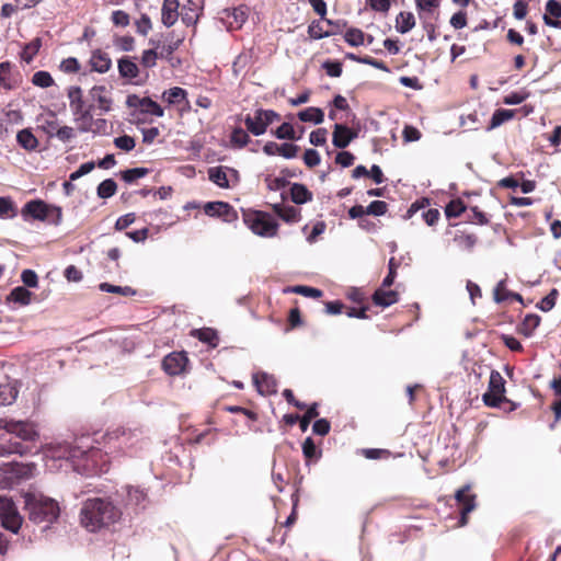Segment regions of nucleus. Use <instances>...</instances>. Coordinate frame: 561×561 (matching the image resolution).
I'll return each mask as SVG.
<instances>
[{"label": "nucleus", "instance_id": "nucleus-1", "mask_svg": "<svg viewBox=\"0 0 561 561\" xmlns=\"http://www.w3.org/2000/svg\"><path fill=\"white\" fill-rule=\"evenodd\" d=\"M121 511L108 499L93 497L83 502L80 511V523L89 531H96L116 523Z\"/></svg>", "mask_w": 561, "mask_h": 561}, {"label": "nucleus", "instance_id": "nucleus-2", "mask_svg": "<svg viewBox=\"0 0 561 561\" xmlns=\"http://www.w3.org/2000/svg\"><path fill=\"white\" fill-rule=\"evenodd\" d=\"M0 428L14 436L7 445L0 447V456L7 454H19L21 456L27 454L30 448L26 443L35 442L38 438V432L35 423L31 421H16L9 417L0 419Z\"/></svg>", "mask_w": 561, "mask_h": 561}, {"label": "nucleus", "instance_id": "nucleus-3", "mask_svg": "<svg viewBox=\"0 0 561 561\" xmlns=\"http://www.w3.org/2000/svg\"><path fill=\"white\" fill-rule=\"evenodd\" d=\"M25 510L30 520L36 524H51L57 520L60 514L58 502L42 494H27L25 496Z\"/></svg>", "mask_w": 561, "mask_h": 561}, {"label": "nucleus", "instance_id": "nucleus-4", "mask_svg": "<svg viewBox=\"0 0 561 561\" xmlns=\"http://www.w3.org/2000/svg\"><path fill=\"white\" fill-rule=\"evenodd\" d=\"M65 456L72 461L82 459L84 461L83 469L88 472L102 471L105 463L106 454L96 447H84L83 445H68Z\"/></svg>", "mask_w": 561, "mask_h": 561}, {"label": "nucleus", "instance_id": "nucleus-5", "mask_svg": "<svg viewBox=\"0 0 561 561\" xmlns=\"http://www.w3.org/2000/svg\"><path fill=\"white\" fill-rule=\"evenodd\" d=\"M243 221L257 236L274 237L277 233L278 224L267 213L245 210L243 211Z\"/></svg>", "mask_w": 561, "mask_h": 561}, {"label": "nucleus", "instance_id": "nucleus-6", "mask_svg": "<svg viewBox=\"0 0 561 561\" xmlns=\"http://www.w3.org/2000/svg\"><path fill=\"white\" fill-rule=\"evenodd\" d=\"M280 119V115L274 110L257 108L253 115H247L244 125L247 130L254 136H261L267 127L276 121Z\"/></svg>", "mask_w": 561, "mask_h": 561}, {"label": "nucleus", "instance_id": "nucleus-7", "mask_svg": "<svg viewBox=\"0 0 561 561\" xmlns=\"http://www.w3.org/2000/svg\"><path fill=\"white\" fill-rule=\"evenodd\" d=\"M0 520L3 528L16 534L22 526V517L12 499L0 495Z\"/></svg>", "mask_w": 561, "mask_h": 561}, {"label": "nucleus", "instance_id": "nucleus-8", "mask_svg": "<svg viewBox=\"0 0 561 561\" xmlns=\"http://www.w3.org/2000/svg\"><path fill=\"white\" fill-rule=\"evenodd\" d=\"M505 392V380L497 370H492L490 374L489 389L482 396V400L485 405L491 408H497L504 401H508L504 397Z\"/></svg>", "mask_w": 561, "mask_h": 561}, {"label": "nucleus", "instance_id": "nucleus-9", "mask_svg": "<svg viewBox=\"0 0 561 561\" xmlns=\"http://www.w3.org/2000/svg\"><path fill=\"white\" fill-rule=\"evenodd\" d=\"M471 486L469 484L463 485L455 493V499L460 508V518L458 525L463 527L468 524V515L476 508L477 495L470 493Z\"/></svg>", "mask_w": 561, "mask_h": 561}, {"label": "nucleus", "instance_id": "nucleus-10", "mask_svg": "<svg viewBox=\"0 0 561 561\" xmlns=\"http://www.w3.org/2000/svg\"><path fill=\"white\" fill-rule=\"evenodd\" d=\"M126 105L129 108L139 110L141 114H149L157 117L164 115L163 108L149 96L140 98L137 94H129L126 99Z\"/></svg>", "mask_w": 561, "mask_h": 561}, {"label": "nucleus", "instance_id": "nucleus-11", "mask_svg": "<svg viewBox=\"0 0 561 561\" xmlns=\"http://www.w3.org/2000/svg\"><path fill=\"white\" fill-rule=\"evenodd\" d=\"M188 357L186 352H172L164 356L162 360V369L170 376H179L186 371Z\"/></svg>", "mask_w": 561, "mask_h": 561}, {"label": "nucleus", "instance_id": "nucleus-12", "mask_svg": "<svg viewBox=\"0 0 561 561\" xmlns=\"http://www.w3.org/2000/svg\"><path fill=\"white\" fill-rule=\"evenodd\" d=\"M26 474L25 467L20 463H4L0 467V486L12 488Z\"/></svg>", "mask_w": 561, "mask_h": 561}, {"label": "nucleus", "instance_id": "nucleus-13", "mask_svg": "<svg viewBox=\"0 0 561 561\" xmlns=\"http://www.w3.org/2000/svg\"><path fill=\"white\" fill-rule=\"evenodd\" d=\"M117 70L122 79L135 84L140 83L137 80L140 76V66L137 64V57L123 56L117 60Z\"/></svg>", "mask_w": 561, "mask_h": 561}, {"label": "nucleus", "instance_id": "nucleus-14", "mask_svg": "<svg viewBox=\"0 0 561 561\" xmlns=\"http://www.w3.org/2000/svg\"><path fill=\"white\" fill-rule=\"evenodd\" d=\"M207 216L219 217L227 222H232L238 218L234 208L226 202H208L204 206Z\"/></svg>", "mask_w": 561, "mask_h": 561}, {"label": "nucleus", "instance_id": "nucleus-15", "mask_svg": "<svg viewBox=\"0 0 561 561\" xmlns=\"http://www.w3.org/2000/svg\"><path fill=\"white\" fill-rule=\"evenodd\" d=\"M228 172L231 173V175H233L234 179L238 181V179H239L238 171L232 168L221 167V165L220 167H211L207 171L208 179L221 188H228L230 186L229 180H228Z\"/></svg>", "mask_w": 561, "mask_h": 561}, {"label": "nucleus", "instance_id": "nucleus-16", "mask_svg": "<svg viewBox=\"0 0 561 561\" xmlns=\"http://www.w3.org/2000/svg\"><path fill=\"white\" fill-rule=\"evenodd\" d=\"M49 206L41 201V199H33L27 202L23 208H22V216L23 217H31L36 220H46L48 217Z\"/></svg>", "mask_w": 561, "mask_h": 561}, {"label": "nucleus", "instance_id": "nucleus-17", "mask_svg": "<svg viewBox=\"0 0 561 561\" xmlns=\"http://www.w3.org/2000/svg\"><path fill=\"white\" fill-rule=\"evenodd\" d=\"M89 66L91 71L106 73L112 68V59L107 53L96 48L91 51Z\"/></svg>", "mask_w": 561, "mask_h": 561}, {"label": "nucleus", "instance_id": "nucleus-18", "mask_svg": "<svg viewBox=\"0 0 561 561\" xmlns=\"http://www.w3.org/2000/svg\"><path fill=\"white\" fill-rule=\"evenodd\" d=\"M135 432L125 428V427H116L114 430L107 431L104 435V439L107 444H118L119 447L128 446L131 443V439L135 437Z\"/></svg>", "mask_w": 561, "mask_h": 561}, {"label": "nucleus", "instance_id": "nucleus-19", "mask_svg": "<svg viewBox=\"0 0 561 561\" xmlns=\"http://www.w3.org/2000/svg\"><path fill=\"white\" fill-rule=\"evenodd\" d=\"M357 137V131L352 130L346 125L335 124L333 129L332 142L336 148L344 149Z\"/></svg>", "mask_w": 561, "mask_h": 561}, {"label": "nucleus", "instance_id": "nucleus-20", "mask_svg": "<svg viewBox=\"0 0 561 561\" xmlns=\"http://www.w3.org/2000/svg\"><path fill=\"white\" fill-rule=\"evenodd\" d=\"M180 2L179 0H163L161 9V22L164 26L171 27L175 24L181 12H179Z\"/></svg>", "mask_w": 561, "mask_h": 561}, {"label": "nucleus", "instance_id": "nucleus-21", "mask_svg": "<svg viewBox=\"0 0 561 561\" xmlns=\"http://www.w3.org/2000/svg\"><path fill=\"white\" fill-rule=\"evenodd\" d=\"M90 95L98 103L101 112L107 113L112 110L113 100L108 95L105 85H93L90 90Z\"/></svg>", "mask_w": 561, "mask_h": 561}, {"label": "nucleus", "instance_id": "nucleus-22", "mask_svg": "<svg viewBox=\"0 0 561 561\" xmlns=\"http://www.w3.org/2000/svg\"><path fill=\"white\" fill-rule=\"evenodd\" d=\"M561 0H548L546 3V13L543 15V22L548 26L561 28Z\"/></svg>", "mask_w": 561, "mask_h": 561}, {"label": "nucleus", "instance_id": "nucleus-23", "mask_svg": "<svg viewBox=\"0 0 561 561\" xmlns=\"http://www.w3.org/2000/svg\"><path fill=\"white\" fill-rule=\"evenodd\" d=\"M253 382L257 391L262 394H271L276 392V380L273 376L266 373H259L253 375Z\"/></svg>", "mask_w": 561, "mask_h": 561}, {"label": "nucleus", "instance_id": "nucleus-24", "mask_svg": "<svg viewBox=\"0 0 561 561\" xmlns=\"http://www.w3.org/2000/svg\"><path fill=\"white\" fill-rule=\"evenodd\" d=\"M386 287H380L376 289V291L373 295V302L376 306L380 307H389L399 300V294L396 290L385 289Z\"/></svg>", "mask_w": 561, "mask_h": 561}, {"label": "nucleus", "instance_id": "nucleus-25", "mask_svg": "<svg viewBox=\"0 0 561 561\" xmlns=\"http://www.w3.org/2000/svg\"><path fill=\"white\" fill-rule=\"evenodd\" d=\"M201 8L193 0H187V2L182 7L181 10V20L186 26L195 25L198 22L201 15Z\"/></svg>", "mask_w": 561, "mask_h": 561}, {"label": "nucleus", "instance_id": "nucleus-26", "mask_svg": "<svg viewBox=\"0 0 561 561\" xmlns=\"http://www.w3.org/2000/svg\"><path fill=\"white\" fill-rule=\"evenodd\" d=\"M67 98L72 114L88 107L83 99V91L78 85H71L67 89Z\"/></svg>", "mask_w": 561, "mask_h": 561}, {"label": "nucleus", "instance_id": "nucleus-27", "mask_svg": "<svg viewBox=\"0 0 561 561\" xmlns=\"http://www.w3.org/2000/svg\"><path fill=\"white\" fill-rule=\"evenodd\" d=\"M92 105L72 114L73 121L78 124V130L81 133H89L92 130Z\"/></svg>", "mask_w": 561, "mask_h": 561}, {"label": "nucleus", "instance_id": "nucleus-28", "mask_svg": "<svg viewBox=\"0 0 561 561\" xmlns=\"http://www.w3.org/2000/svg\"><path fill=\"white\" fill-rule=\"evenodd\" d=\"M313 194L301 183H294L290 187V198L295 204L311 202Z\"/></svg>", "mask_w": 561, "mask_h": 561}, {"label": "nucleus", "instance_id": "nucleus-29", "mask_svg": "<svg viewBox=\"0 0 561 561\" xmlns=\"http://www.w3.org/2000/svg\"><path fill=\"white\" fill-rule=\"evenodd\" d=\"M192 336L198 339L201 342L206 343L211 347H217L219 343L218 333L211 328L195 329L192 331Z\"/></svg>", "mask_w": 561, "mask_h": 561}, {"label": "nucleus", "instance_id": "nucleus-30", "mask_svg": "<svg viewBox=\"0 0 561 561\" xmlns=\"http://www.w3.org/2000/svg\"><path fill=\"white\" fill-rule=\"evenodd\" d=\"M16 141L26 151H34L38 147L37 138L28 128L22 129L18 133Z\"/></svg>", "mask_w": 561, "mask_h": 561}, {"label": "nucleus", "instance_id": "nucleus-31", "mask_svg": "<svg viewBox=\"0 0 561 561\" xmlns=\"http://www.w3.org/2000/svg\"><path fill=\"white\" fill-rule=\"evenodd\" d=\"M415 26V16L412 12L402 11L396 18V30L405 34Z\"/></svg>", "mask_w": 561, "mask_h": 561}, {"label": "nucleus", "instance_id": "nucleus-32", "mask_svg": "<svg viewBox=\"0 0 561 561\" xmlns=\"http://www.w3.org/2000/svg\"><path fill=\"white\" fill-rule=\"evenodd\" d=\"M274 213L286 222H296L300 218V210L294 206H283L275 204L273 206Z\"/></svg>", "mask_w": 561, "mask_h": 561}, {"label": "nucleus", "instance_id": "nucleus-33", "mask_svg": "<svg viewBox=\"0 0 561 561\" xmlns=\"http://www.w3.org/2000/svg\"><path fill=\"white\" fill-rule=\"evenodd\" d=\"M302 454L306 459V463L309 465L312 461L319 460V458L322 455V451L318 449L311 437H307L302 443Z\"/></svg>", "mask_w": 561, "mask_h": 561}, {"label": "nucleus", "instance_id": "nucleus-34", "mask_svg": "<svg viewBox=\"0 0 561 561\" xmlns=\"http://www.w3.org/2000/svg\"><path fill=\"white\" fill-rule=\"evenodd\" d=\"M514 115H515L514 110H505V108L496 110L491 117V121H490L489 126L486 127V130H492L494 128H497L505 122L512 119L514 117Z\"/></svg>", "mask_w": 561, "mask_h": 561}, {"label": "nucleus", "instance_id": "nucleus-35", "mask_svg": "<svg viewBox=\"0 0 561 561\" xmlns=\"http://www.w3.org/2000/svg\"><path fill=\"white\" fill-rule=\"evenodd\" d=\"M416 9L420 11V14H425L427 16H433L434 20L438 19L437 9L439 7L438 0H415Z\"/></svg>", "mask_w": 561, "mask_h": 561}, {"label": "nucleus", "instance_id": "nucleus-36", "mask_svg": "<svg viewBox=\"0 0 561 561\" xmlns=\"http://www.w3.org/2000/svg\"><path fill=\"white\" fill-rule=\"evenodd\" d=\"M298 118L301 122H312L314 124H321L324 119V113L319 107H307L298 113Z\"/></svg>", "mask_w": 561, "mask_h": 561}, {"label": "nucleus", "instance_id": "nucleus-37", "mask_svg": "<svg viewBox=\"0 0 561 561\" xmlns=\"http://www.w3.org/2000/svg\"><path fill=\"white\" fill-rule=\"evenodd\" d=\"M540 321H541V318L538 314H535V313L527 314L524 318V320L519 327V333H522L523 335H525L527 337L531 336L534 331L540 324Z\"/></svg>", "mask_w": 561, "mask_h": 561}, {"label": "nucleus", "instance_id": "nucleus-38", "mask_svg": "<svg viewBox=\"0 0 561 561\" xmlns=\"http://www.w3.org/2000/svg\"><path fill=\"white\" fill-rule=\"evenodd\" d=\"M366 34L357 27H350L344 33V41L353 47H358L365 43Z\"/></svg>", "mask_w": 561, "mask_h": 561}, {"label": "nucleus", "instance_id": "nucleus-39", "mask_svg": "<svg viewBox=\"0 0 561 561\" xmlns=\"http://www.w3.org/2000/svg\"><path fill=\"white\" fill-rule=\"evenodd\" d=\"M32 293L23 286L13 288L8 296L9 301L18 302L22 306H26L31 302Z\"/></svg>", "mask_w": 561, "mask_h": 561}, {"label": "nucleus", "instance_id": "nucleus-40", "mask_svg": "<svg viewBox=\"0 0 561 561\" xmlns=\"http://www.w3.org/2000/svg\"><path fill=\"white\" fill-rule=\"evenodd\" d=\"M250 136L247 130L241 127H234L230 135V142L234 148H244L250 142Z\"/></svg>", "mask_w": 561, "mask_h": 561}, {"label": "nucleus", "instance_id": "nucleus-41", "mask_svg": "<svg viewBox=\"0 0 561 561\" xmlns=\"http://www.w3.org/2000/svg\"><path fill=\"white\" fill-rule=\"evenodd\" d=\"M41 46H42V41L39 37L32 39L22 49L21 59L24 60L26 64H30L34 59V57L38 54Z\"/></svg>", "mask_w": 561, "mask_h": 561}, {"label": "nucleus", "instance_id": "nucleus-42", "mask_svg": "<svg viewBox=\"0 0 561 561\" xmlns=\"http://www.w3.org/2000/svg\"><path fill=\"white\" fill-rule=\"evenodd\" d=\"M322 20H313L308 25V35L312 39H322L324 37L332 36V32H328L327 28L323 27Z\"/></svg>", "mask_w": 561, "mask_h": 561}, {"label": "nucleus", "instance_id": "nucleus-43", "mask_svg": "<svg viewBox=\"0 0 561 561\" xmlns=\"http://www.w3.org/2000/svg\"><path fill=\"white\" fill-rule=\"evenodd\" d=\"M169 37L171 38V41L167 45H162L160 51H158L160 58H163L167 60H171L173 53L176 49H179V47L181 46V44L184 41V37H179L176 39H173V32L169 34Z\"/></svg>", "mask_w": 561, "mask_h": 561}, {"label": "nucleus", "instance_id": "nucleus-44", "mask_svg": "<svg viewBox=\"0 0 561 561\" xmlns=\"http://www.w3.org/2000/svg\"><path fill=\"white\" fill-rule=\"evenodd\" d=\"M16 397L18 390L15 387L9 382L0 385V407L13 403Z\"/></svg>", "mask_w": 561, "mask_h": 561}, {"label": "nucleus", "instance_id": "nucleus-45", "mask_svg": "<svg viewBox=\"0 0 561 561\" xmlns=\"http://www.w3.org/2000/svg\"><path fill=\"white\" fill-rule=\"evenodd\" d=\"M187 92L180 88L174 87L163 92L162 96L169 104H180L186 100Z\"/></svg>", "mask_w": 561, "mask_h": 561}, {"label": "nucleus", "instance_id": "nucleus-46", "mask_svg": "<svg viewBox=\"0 0 561 561\" xmlns=\"http://www.w3.org/2000/svg\"><path fill=\"white\" fill-rule=\"evenodd\" d=\"M467 209L466 204L460 198L451 199L445 207V215L447 218H457Z\"/></svg>", "mask_w": 561, "mask_h": 561}, {"label": "nucleus", "instance_id": "nucleus-47", "mask_svg": "<svg viewBox=\"0 0 561 561\" xmlns=\"http://www.w3.org/2000/svg\"><path fill=\"white\" fill-rule=\"evenodd\" d=\"M454 242L461 249L471 251L478 242V238L473 233H457L454 237Z\"/></svg>", "mask_w": 561, "mask_h": 561}, {"label": "nucleus", "instance_id": "nucleus-48", "mask_svg": "<svg viewBox=\"0 0 561 561\" xmlns=\"http://www.w3.org/2000/svg\"><path fill=\"white\" fill-rule=\"evenodd\" d=\"M116 191L117 184L113 179L102 181L96 188V193L100 198H110L115 195Z\"/></svg>", "mask_w": 561, "mask_h": 561}, {"label": "nucleus", "instance_id": "nucleus-49", "mask_svg": "<svg viewBox=\"0 0 561 561\" xmlns=\"http://www.w3.org/2000/svg\"><path fill=\"white\" fill-rule=\"evenodd\" d=\"M272 134L278 139L297 140L299 136L290 123H283L278 128L272 130Z\"/></svg>", "mask_w": 561, "mask_h": 561}, {"label": "nucleus", "instance_id": "nucleus-50", "mask_svg": "<svg viewBox=\"0 0 561 561\" xmlns=\"http://www.w3.org/2000/svg\"><path fill=\"white\" fill-rule=\"evenodd\" d=\"M284 291L285 293H295V294H299V295H302L305 297H310V298H320L322 296V290L314 288V287L305 286V285H297V286L288 287Z\"/></svg>", "mask_w": 561, "mask_h": 561}, {"label": "nucleus", "instance_id": "nucleus-51", "mask_svg": "<svg viewBox=\"0 0 561 561\" xmlns=\"http://www.w3.org/2000/svg\"><path fill=\"white\" fill-rule=\"evenodd\" d=\"M147 174H149V169H147V168H133V169H127L125 171H122L121 178L126 183H133L136 180L146 176Z\"/></svg>", "mask_w": 561, "mask_h": 561}, {"label": "nucleus", "instance_id": "nucleus-52", "mask_svg": "<svg viewBox=\"0 0 561 561\" xmlns=\"http://www.w3.org/2000/svg\"><path fill=\"white\" fill-rule=\"evenodd\" d=\"M32 83L39 88H49L55 81L48 71L39 70L33 75Z\"/></svg>", "mask_w": 561, "mask_h": 561}, {"label": "nucleus", "instance_id": "nucleus-53", "mask_svg": "<svg viewBox=\"0 0 561 561\" xmlns=\"http://www.w3.org/2000/svg\"><path fill=\"white\" fill-rule=\"evenodd\" d=\"M100 290L112 294H119L123 296H134L136 290L129 286H116L108 283H101L99 286Z\"/></svg>", "mask_w": 561, "mask_h": 561}, {"label": "nucleus", "instance_id": "nucleus-54", "mask_svg": "<svg viewBox=\"0 0 561 561\" xmlns=\"http://www.w3.org/2000/svg\"><path fill=\"white\" fill-rule=\"evenodd\" d=\"M420 20L422 21V26L427 34L428 41L434 42L437 38L436 20H434L433 16H427L425 14H420Z\"/></svg>", "mask_w": 561, "mask_h": 561}, {"label": "nucleus", "instance_id": "nucleus-55", "mask_svg": "<svg viewBox=\"0 0 561 561\" xmlns=\"http://www.w3.org/2000/svg\"><path fill=\"white\" fill-rule=\"evenodd\" d=\"M159 57V53L156 49H146L141 54L139 64L145 69L153 68Z\"/></svg>", "mask_w": 561, "mask_h": 561}, {"label": "nucleus", "instance_id": "nucleus-56", "mask_svg": "<svg viewBox=\"0 0 561 561\" xmlns=\"http://www.w3.org/2000/svg\"><path fill=\"white\" fill-rule=\"evenodd\" d=\"M11 62L10 61H2L0 62V85L4 88L5 90L13 89V84L10 80V71H11Z\"/></svg>", "mask_w": 561, "mask_h": 561}, {"label": "nucleus", "instance_id": "nucleus-57", "mask_svg": "<svg viewBox=\"0 0 561 561\" xmlns=\"http://www.w3.org/2000/svg\"><path fill=\"white\" fill-rule=\"evenodd\" d=\"M114 45L122 51H133L135 49V38L130 35L116 36L114 38Z\"/></svg>", "mask_w": 561, "mask_h": 561}, {"label": "nucleus", "instance_id": "nucleus-58", "mask_svg": "<svg viewBox=\"0 0 561 561\" xmlns=\"http://www.w3.org/2000/svg\"><path fill=\"white\" fill-rule=\"evenodd\" d=\"M362 455L371 460L376 459H388L391 456V451L381 448H365L362 449Z\"/></svg>", "mask_w": 561, "mask_h": 561}, {"label": "nucleus", "instance_id": "nucleus-59", "mask_svg": "<svg viewBox=\"0 0 561 561\" xmlns=\"http://www.w3.org/2000/svg\"><path fill=\"white\" fill-rule=\"evenodd\" d=\"M59 69L65 73H77L80 71L81 66L77 58L68 57L61 60Z\"/></svg>", "mask_w": 561, "mask_h": 561}, {"label": "nucleus", "instance_id": "nucleus-60", "mask_svg": "<svg viewBox=\"0 0 561 561\" xmlns=\"http://www.w3.org/2000/svg\"><path fill=\"white\" fill-rule=\"evenodd\" d=\"M365 211L366 215L383 216L388 211V204L383 201H373Z\"/></svg>", "mask_w": 561, "mask_h": 561}, {"label": "nucleus", "instance_id": "nucleus-61", "mask_svg": "<svg viewBox=\"0 0 561 561\" xmlns=\"http://www.w3.org/2000/svg\"><path fill=\"white\" fill-rule=\"evenodd\" d=\"M471 215L468 216V221L474 225L484 226L490 222L485 213L481 211L478 206L470 208Z\"/></svg>", "mask_w": 561, "mask_h": 561}, {"label": "nucleus", "instance_id": "nucleus-62", "mask_svg": "<svg viewBox=\"0 0 561 561\" xmlns=\"http://www.w3.org/2000/svg\"><path fill=\"white\" fill-rule=\"evenodd\" d=\"M558 295V290L553 288L546 297L540 300L538 308L545 312L550 311L556 306Z\"/></svg>", "mask_w": 561, "mask_h": 561}, {"label": "nucleus", "instance_id": "nucleus-63", "mask_svg": "<svg viewBox=\"0 0 561 561\" xmlns=\"http://www.w3.org/2000/svg\"><path fill=\"white\" fill-rule=\"evenodd\" d=\"M114 145L116 148L128 152L135 148L136 141L133 137L123 135L114 138Z\"/></svg>", "mask_w": 561, "mask_h": 561}, {"label": "nucleus", "instance_id": "nucleus-64", "mask_svg": "<svg viewBox=\"0 0 561 561\" xmlns=\"http://www.w3.org/2000/svg\"><path fill=\"white\" fill-rule=\"evenodd\" d=\"M299 150V146L291 142H284L279 145L278 154L286 159H293L297 157Z\"/></svg>", "mask_w": 561, "mask_h": 561}]
</instances>
